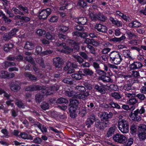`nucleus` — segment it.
<instances>
[{"instance_id": "obj_1", "label": "nucleus", "mask_w": 146, "mask_h": 146, "mask_svg": "<svg viewBox=\"0 0 146 146\" xmlns=\"http://www.w3.org/2000/svg\"><path fill=\"white\" fill-rule=\"evenodd\" d=\"M117 126L119 130L123 133H128L129 123L127 120L124 119H119L118 121Z\"/></svg>"}, {"instance_id": "obj_2", "label": "nucleus", "mask_w": 146, "mask_h": 146, "mask_svg": "<svg viewBox=\"0 0 146 146\" xmlns=\"http://www.w3.org/2000/svg\"><path fill=\"white\" fill-rule=\"evenodd\" d=\"M110 60L115 64H119L121 62L122 59L120 53L118 51L111 52L109 55Z\"/></svg>"}, {"instance_id": "obj_3", "label": "nucleus", "mask_w": 146, "mask_h": 146, "mask_svg": "<svg viewBox=\"0 0 146 146\" xmlns=\"http://www.w3.org/2000/svg\"><path fill=\"white\" fill-rule=\"evenodd\" d=\"M66 95L69 97H73L74 98L84 100L90 94L88 92H86L83 94H77L74 91H66Z\"/></svg>"}, {"instance_id": "obj_4", "label": "nucleus", "mask_w": 146, "mask_h": 146, "mask_svg": "<svg viewBox=\"0 0 146 146\" xmlns=\"http://www.w3.org/2000/svg\"><path fill=\"white\" fill-rule=\"evenodd\" d=\"M113 139L115 141L120 143H125L127 140L125 136L119 133L114 135L113 137Z\"/></svg>"}, {"instance_id": "obj_5", "label": "nucleus", "mask_w": 146, "mask_h": 146, "mask_svg": "<svg viewBox=\"0 0 146 146\" xmlns=\"http://www.w3.org/2000/svg\"><path fill=\"white\" fill-rule=\"evenodd\" d=\"M51 10L49 8L43 9L40 10L39 12V17L40 19H45L51 13Z\"/></svg>"}, {"instance_id": "obj_6", "label": "nucleus", "mask_w": 146, "mask_h": 146, "mask_svg": "<svg viewBox=\"0 0 146 146\" xmlns=\"http://www.w3.org/2000/svg\"><path fill=\"white\" fill-rule=\"evenodd\" d=\"M140 130V132L138 133V136L140 141H143L146 139V125H142Z\"/></svg>"}, {"instance_id": "obj_7", "label": "nucleus", "mask_w": 146, "mask_h": 146, "mask_svg": "<svg viewBox=\"0 0 146 146\" xmlns=\"http://www.w3.org/2000/svg\"><path fill=\"white\" fill-rule=\"evenodd\" d=\"M138 109H137L134 111V113L131 112L129 115V116L131 119L134 121H138L141 119L140 115H138L139 113Z\"/></svg>"}, {"instance_id": "obj_8", "label": "nucleus", "mask_w": 146, "mask_h": 146, "mask_svg": "<svg viewBox=\"0 0 146 146\" xmlns=\"http://www.w3.org/2000/svg\"><path fill=\"white\" fill-rule=\"evenodd\" d=\"M143 66L141 62H134L129 65V68L130 70H136L141 68Z\"/></svg>"}, {"instance_id": "obj_9", "label": "nucleus", "mask_w": 146, "mask_h": 146, "mask_svg": "<svg viewBox=\"0 0 146 146\" xmlns=\"http://www.w3.org/2000/svg\"><path fill=\"white\" fill-rule=\"evenodd\" d=\"M63 60L59 57L53 58V62L54 65L56 68H60L62 64Z\"/></svg>"}, {"instance_id": "obj_10", "label": "nucleus", "mask_w": 146, "mask_h": 146, "mask_svg": "<svg viewBox=\"0 0 146 146\" xmlns=\"http://www.w3.org/2000/svg\"><path fill=\"white\" fill-rule=\"evenodd\" d=\"M77 65L76 64H72L70 62H69L66 64V66L64 67V70H69L67 72V73L71 74L74 72V70L73 69L70 70V68L72 67L73 68H76L77 67Z\"/></svg>"}, {"instance_id": "obj_11", "label": "nucleus", "mask_w": 146, "mask_h": 146, "mask_svg": "<svg viewBox=\"0 0 146 146\" xmlns=\"http://www.w3.org/2000/svg\"><path fill=\"white\" fill-rule=\"evenodd\" d=\"M42 89V86L39 85H33L27 86L25 88V90L27 91H33Z\"/></svg>"}, {"instance_id": "obj_12", "label": "nucleus", "mask_w": 146, "mask_h": 146, "mask_svg": "<svg viewBox=\"0 0 146 146\" xmlns=\"http://www.w3.org/2000/svg\"><path fill=\"white\" fill-rule=\"evenodd\" d=\"M79 104L78 101L76 100H74L73 99H70V110H72L74 109V110H77L78 106Z\"/></svg>"}, {"instance_id": "obj_13", "label": "nucleus", "mask_w": 146, "mask_h": 146, "mask_svg": "<svg viewBox=\"0 0 146 146\" xmlns=\"http://www.w3.org/2000/svg\"><path fill=\"white\" fill-rule=\"evenodd\" d=\"M96 121L95 116L94 115H90L87 119L86 121V125L87 127L89 128L91 125L93 124L94 122Z\"/></svg>"}, {"instance_id": "obj_14", "label": "nucleus", "mask_w": 146, "mask_h": 146, "mask_svg": "<svg viewBox=\"0 0 146 146\" xmlns=\"http://www.w3.org/2000/svg\"><path fill=\"white\" fill-rule=\"evenodd\" d=\"M10 88L11 90L14 92H17L19 90L21 87L17 82H13L10 84Z\"/></svg>"}, {"instance_id": "obj_15", "label": "nucleus", "mask_w": 146, "mask_h": 146, "mask_svg": "<svg viewBox=\"0 0 146 146\" xmlns=\"http://www.w3.org/2000/svg\"><path fill=\"white\" fill-rule=\"evenodd\" d=\"M95 28L98 31L103 33H106L107 31V28L106 27L101 24L96 25Z\"/></svg>"}, {"instance_id": "obj_16", "label": "nucleus", "mask_w": 146, "mask_h": 146, "mask_svg": "<svg viewBox=\"0 0 146 146\" xmlns=\"http://www.w3.org/2000/svg\"><path fill=\"white\" fill-rule=\"evenodd\" d=\"M75 21L79 24L83 25H85L87 22V20L86 18L84 17H81L78 18L76 19Z\"/></svg>"}, {"instance_id": "obj_17", "label": "nucleus", "mask_w": 146, "mask_h": 146, "mask_svg": "<svg viewBox=\"0 0 146 146\" xmlns=\"http://www.w3.org/2000/svg\"><path fill=\"white\" fill-rule=\"evenodd\" d=\"M112 116V113L111 112H109L107 113L106 112L102 113L100 115L101 118L106 120L110 118Z\"/></svg>"}, {"instance_id": "obj_18", "label": "nucleus", "mask_w": 146, "mask_h": 146, "mask_svg": "<svg viewBox=\"0 0 146 146\" xmlns=\"http://www.w3.org/2000/svg\"><path fill=\"white\" fill-rule=\"evenodd\" d=\"M20 136L22 138L24 139H29L31 140L33 139V137L31 135H28L25 132L21 133Z\"/></svg>"}, {"instance_id": "obj_19", "label": "nucleus", "mask_w": 146, "mask_h": 146, "mask_svg": "<svg viewBox=\"0 0 146 146\" xmlns=\"http://www.w3.org/2000/svg\"><path fill=\"white\" fill-rule=\"evenodd\" d=\"M17 8L20 9L21 11L23 12V13H28L29 9L28 8L25 6H23L21 5H20L17 6Z\"/></svg>"}, {"instance_id": "obj_20", "label": "nucleus", "mask_w": 146, "mask_h": 146, "mask_svg": "<svg viewBox=\"0 0 146 146\" xmlns=\"http://www.w3.org/2000/svg\"><path fill=\"white\" fill-rule=\"evenodd\" d=\"M117 127L115 125H113L110 127L108 131L107 135L108 137H110L113 134L115 131Z\"/></svg>"}, {"instance_id": "obj_21", "label": "nucleus", "mask_w": 146, "mask_h": 146, "mask_svg": "<svg viewBox=\"0 0 146 146\" xmlns=\"http://www.w3.org/2000/svg\"><path fill=\"white\" fill-rule=\"evenodd\" d=\"M141 25V24L137 21H134L132 22L129 24V26L132 28L138 27Z\"/></svg>"}, {"instance_id": "obj_22", "label": "nucleus", "mask_w": 146, "mask_h": 146, "mask_svg": "<svg viewBox=\"0 0 146 146\" xmlns=\"http://www.w3.org/2000/svg\"><path fill=\"white\" fill-rule=\"evenodd\" d=\"M110 20L113 24L117 26L118 27L121 26L122 24L120 21L118 20H115L114 18L112 17H110Z\"/></svg>"}, {"instance_id": "obj_23", "label": "nucleus", "mask_w": 146, "mask_h": 146, "mask_svg": "<svg viewBox=\"0 0 146 146\" xmlns=\"http://www.w3.org/2000/svg\"><path fill=\"white\" fill-rule=\"evenodd\" d=\"M99 78L104 82H109L111 81V79L110 77L104 75L99 77Z\"/></svg>"}, {"instance_id": "obj_24", "label": "nucleus", "mask_w": 146, "mask_h": 146, "mask_svg": "<svg viewBox=\"0 0 146 146\" xmlns=\"http://www.w3.org/2000/svg\"><path fill=\"white\" fill-rule=\"evenodd\" d=\"M122 53L125 57L129 58L132 60L134 59V58L131 55L130 52L129 50H123V51Z\"/></svg>"}, {"instance_id": "obj_25", "label": "nucleus", "mask_w": 146, "mask_h": 146, "mask_svg": "<svg viewBox=\"0 0 146 146\" xmlns=\"http://www.w3.org/2000/svg\"><path fill=\"white\" fill-rule=\"evenodd\" d=\"M35 100L37 102L40 103L44 99L43 95L41 94H38L36 95L35 97Z\"/></svg>"}, {"instance_id": "obj_26", "label": "nucleus", "mask_w": 146, "mask_h": 146, "mask_svg": "<svg viewBox=\"0 0 146 146\" xmlns=\"http://www.w3.org/2000/svg\"><path fill=\"white\" fill-rule=\"evenodd\" d=\"M73 35H76L81 37L84 38L87 37L88 35L86 33H81L78 31H75L72 33Z\"/></svg>"}, {"instance_id": "obj_27", "label": "nucleus", "mask_w": 146, "mask_h": 146, "mask_svg": "<svg viewBox=\"0 0 146 146\" xmlns=\"http://www.w3.org/2000/svg\"><path fill=\"white\" fill-rule=\"evenodd\" d=\"M24 75L26 77L29 78L31 80H37L36 77L32 75L30 72H26L24 73Z\"/></svg>"}, {"instance_id": "obj_28", "label": "nucleus", "mask_w": 146, "mask_h": 146, "mask_svg": "<svg viewBox=\"0 0 146 146\" xmlns=\"http://www.w3.org/2000/svg\"><path fill=\"white\" fill-rule=\"evenodd\" d=\"M68 42L71 44V46L73 47L74 48L77 50L79 49L80 47L79 46V44L77 43H75L74 41L68 40Z\"/></svg>"}, {"instance_id": "obj_29", "label": "nucleus", "mask_w": 146, "mask_h": 146, "mask_svg": "<svg viewBox=\"0 0 146 146\" xmlns=\"http://www.w3.org/2000/svg\"><path fill=\"white\" fill-rule=\"evenodd\" d=\"M42 93L43 96L44 95H51L52 93L53 92H51L49 90V88L47 89H45V88H42Z\"/></svg>"}, {"instance_id": "obj_30", "label": "nucleus", "mask_w": 146, "mask_h": 146, "mask_svg": "<svg viewBox=\"0 0 146 146\" xmlns=\"http://www.w3.org/2000/svg\"><path fill=\"white\" fill-rule=\"evenodd\" d=\"M34 46L33 43L27 42L25 44L24 47L26 49L31 50L34 48Z\"/></svg>"}, {"instance_id": "obj_31", "label": "nucleus", "mask_w": 146, "mask_h": 146, "mask_svg": "<svg viewBox=\"0 0 146 146\" xmlns=\"http://www.w3.org/2000/svg\"><path fill=\"white\" fill-rule=\"evenodd\" d=\"M94 88L98 92L101 93L102 94H105V91L104 88L98 84H96L95 85Z\"/></svg>"}, {"instance_id": "obj_32", "label": "nucleus", "mask_w": 146, "mask_h": 146, "mask_svg": "<svg viewBox=\"0 0 146 146\" xmlns=\"http://www.w3.org/2000/svg\"><path fill=\"white\" fill-rule=\"evenodd\" d=\"M59 34L58 35V37L60 39H64V27L60 26L59 27Z\"/></svg>"}, {"instance_id": "obj_33", "label": "nucleus", "mask_w": 146, "mask_h": 146, "mask_svg": "<svg viewBox=\"0 0 146 146\" xmlns=\"http://www.w3.org/2000/svg\"><path fill=\"white\" fill-rule=\"evenodd\" d=\"M13 47V45L12 44H5L3 46V50L7 52L9 51V50Z\"/></svg>"}, {"instance_id": "obj_34", "label": "nucleus", "mask_w": 146, "mask_h": 146, "mask_svg": "<svg viewBox=\"0 0 146 146\" xmlns=\"http://www.w3.org/2000/svg\"><path fill=\"white\" fill-rule=\"evenodd\" d=\"M81 73L82 72L79 71L77 73L72 74V76L76 80H80L82 78Z\"/></svg>"}, {"instance_id": "obj_35", "label": "nucleus", "mask_w": 146, "mask_h": 146, "mask_svg": "<svg viewBox=\"0 0 146 146\" xmlns=\"http://www.w3.org/2000/svg\"><path fill=\"white\" fill-rule=\"evenodd\" d=\"M56 45L58 47L57 49L58 51L60 52H63L64 51L63 49H64L63 43V42H57L56 43Z\"/></svg>"}, {"instance_id": "obj_36", "label": "nucleus", "mask_w": 146, "mask_h": 146, "mask_svg": "<svg viewBox=\"0 0 146 146\" xmlns=\"http://www.w3.org/2000/svg\"><path fill=\"white\" fill-rule=\"evenodd\" d=\"M97 16L98 19L103 22L105 21L107 19L106 17L101 13L98 14L97 15Z\"/></svg>"}, {"instance_id": "obj_37", "label": "nucleus", "mask_w": 146, "mask_h": 146, "mask_svg": "<svg viewBox=\"0 0 146 146\" xmlns=\"http://www.w3.org/2000/svg\"><path fill=\"white\" fill-rule=\"evenodd\" d=\"M137 100L135 98L130 99L127 101L128 104L130 105H134L137 103Z\"/></svg>"}, {"instance_id": "obj_38", "label": "nucleus", "mask_w": 146, "mask_h": 146, "mask_svg": "<svg viewBox=\"0 0 146 146\" xmlns=\"http://www.w3.org/2000/svg\"><path fill=\"white\" fill-rule=\"evenodd\" d=\"M11 10L14 11L15 14H19L21 15H24L23 13L21 11L20 9L17 8V7H13L11 9Z\"/></svg>"}, {"instance_id": "obj_39", "label": "nucleus", "mask_w": 146, "mask_h": 146, "mask_svg": "<svg viewBox=\"0 0 146 146\" xmlns=\"http://www.w3.org/2000/svg\"><path fill=\"white\" fill-rule=\"evenodd\" d=\"M110 96L115 99H119L121 97L120 94L118 92H114L111 93Z\"/></svg>"}, {"instance_id": "obj_40", "label": "nucleus", "mask_w": 146, "mask_h": 146, "mask_svg": "<svg viewBox=\"0 0 146 146\" xmlns=\"http://www.w3.org/2000/svg\"><path fill=\"white\" fill-rule=\"evenodd\" d=\"M75 89L76 90H78L80 92H84V93L86 92V89L85 87L82 86H76Z\"/></svg>"}, {"instance_id": "obj_41", "label": "nucleus", "mask_w": 146, "mask_h": 146, "mask_svg": "<svg viewBox=\"0 0 146 146\" xmlns=\"http://www.w3.org/2000/svg\"><path fill=\"white\" fill-rule=\"evenodd\" d=\"M42 109L44 110L48 109L49 107V104L46 102H43L40 106Z\"/></svg>"}, {"instance_id": "obj_42", "label": "nucleus", "mask_w": 146, "mask_h": 146, "mask_svg": "<svg viewBox=\"0 0 146 146\" xmlns=\"http://www.w3.org/2000/svg\"><path fill=\"white\" fill-rule=\"evenodd\" d=\"M77 5L80 7H84L86 5V4L83 0H79L78 2Z\"/></svg>"}, {"instance_id": "obj_43", "label": "nucleus", "mask_w": 146, "mask_h": 146, "mask_svg": "<svg viewBox=\"0 0 146 146\" xmlns=\"http://www.w3.org/2000/svg\"><path fill=\"white\" fill-rule=\"evenodd\" d=\"M58 17L56 16H53L51 17L49 19V21L52 23H54L57 22L58 20Z\"/></svg>"}, {"instance_id": "obj_44", "label": "nucleus", "mask_w": 146, "mask_h": 146, "mask_svg": "<svg viewBox=\"0 0 146 146\" xmlns=\"http://www.w3.org/2000/svg\"><path fill=\"white\" fill-rule=\"evenodd\" d=\"M84 73L87 75H91L94 73L93 71L88 68L85 69L83 71Z\"/></svg>"}, {"instance_id": "obj_45", "label": "nucleus", "mask_w": 146, "mask_h": 146, "mask_svg": "<svg viewBox=\"0 0 146 146\" xmlns=\"http://www.w3.org/2000/svg\"><path fill=\"white\" fill-rule=\"evenodd\" d=\"M73 56L80 64L82 63L83 62V59L80 56L77 55H73Z\"/></svg>"}, {"instance_id": "obj_46", "label": "nucleus", "mask_w": 146, "mask_h": 146, "mask_svg": "<svg viewBox=\"0 0 146 146\" xmlns=\"http://www.w3.org/2000/svg\"><path fill=\"white\" fill-rule=\"evenodd\" d=\"M8 72L6 71H2L0 72V77L2 78H7Z\"/></svg>"}, {"instance_id": "obj_47", "label": "nucleus", "mask_w": 146, "mask_h": 146, "mask_svg": "<svg viewBox=\"0 0 146 146\" xmlns=\"http://www.w3.org/2000/svg\"><path fill=\"white\" fill-rule=\"evenodd\" d=\"M87 47L89 49L90 52L94 55H96V53L95 51V50L94 48L93 47L89 44L87 45Z\"/></svg>"}, {"instance_id": "obj_48", "label": "nucleus", "mask_w": 146, "mask_h": 146, "mask_svg": "<svg viewBox=\"0 0 146 146\" xmlns=\"http://www.w3.org/2000/svg\"><path fill=\"white\" fill-rule=\"evenodd\" d=\"M18 29H14L11 31L9 34L12 38L13 36L15 35L16 34V33L18 32Z\"/></svg>"}, {"instance_id": "obj_49", "label": "nucleus", "mask_w": 146, "mask_h": 146, "mask_svg": "<svg viewBox=\"0 0 146 146\" xmlns=\"http://www.w3.org/2000/svg\"><path fill=\"white\" fill-rule=\"evenodd\" d=\"M36 33L39 36H42V35H45L46 34V32L43 30L39 29L37 31Z\"/></svg>"}, {"instance_id": "obj_50", "label": "nucleus", "mask_w": 146, "mask_h": 146, "mask_svg": "<svg viewBox=\"0 0 146 146\" xmlns=\"http://www.w3.org/2000/svg\"><path fill=\"white\" fill-rule=\"evenodd\" d=\"M5 65L6 67L10 66L15 65V63L13 62L10 61H6L4 62Z\"/></svg>"}, {"instance_id": "obj_51", "label": "nucleus", "mask_w": 146, "mask_h": 146, "mask_svg": "<svg viewBox=\"0 0 146 146\" xmlns=\"http://www.w3.org/2000/svg\"><path fill=\"white\" fill-rule=\"evenodd\" d=\"M131 75L132 77L134 78H137L140 76L139 73L138 71H133L132 72Z\"/></svg>"}, {"instance_id": "obj_52", "label": "nucleus", "mask_w": 146, "mask_h": 146, "mask_svg": "<svg viewBox=\"0 0 146 146\" xmlns=\"http://www.w3.org/2000/svg\"><path fill=\"white\" fill-rule=\"evenodd\" d=\"M64 7L62 6L60 7L58 10V13L61 16L63 17Z\"/></svg>"}, {"instance_id": "obj_53", "label": "nucleus", "mask_w": 146, "mask_h": 146, "mask_svg": "<svg viewBox=\"0 0 146 146\" xmlns=\"http://www.w3.org/2000/svg\"><path fill=\"white\" fill-rule=\"evenodd\" d=\"M110 105L113 108H115L118 109H120L121 108L120 106L114 102H110Z\"/></svg>"}, {"instance_id": "obj_54", "label": "nucleus", "mask_w": 146, "mask_h": 146, "mask_svg": "<svg viewBox=\"0 0 146 146\" xmlns=\"http://www.w3.org/2000/svg\"><path fill=\"white\" fill-rule=\"evenodd\" d=\"M36 62L37 63L39 64L40 66L43 68H45V66L44 63V61L41 58H39L38 59H37L36 60Z\"/></svg>"}, {"instance_id": "obj_55", "label": "nucleus", "mask_w": 146, "mask_h": 146, "mask_svg": "<svg viewBox=\"0 0 146 146\" xmlns=\"http://www.w3.org/2000/svg\"><path fill=\"white\" fill-rule=\"evenodd\" d=\"M43 134H45L47 131V129L44 125H41L40 128L39 129Z\"/></svg>"}, {"instance_id": "obj_56", "label": "nucleus", "mask_w": 146, "mask_h": 146, "mask_svg": "<svg viewBox=\"0 0 146 146\" xmlns=\"http://www.w3.org/2000/svg\"><path fill=\"white\" fill-rule=\"evenodd\" d=\"M130 130L132 134L135 133L137 131L136 126L134 124L132 125L130 127Z\"/></svg>"}, {"instance_id": "obj_57", "label": "nucleus", "mask_w": 146, "mask_h": 146, "mask_svg": "<svg viewBox=\"0 0 146 146\" xmlns=\"http://www.w3.org/2000/svg\"><path fill=\"white\" fill-rule=\"evenodd\" d=\"M74 109H73L72 110H70V109L69 108V111L70 113V116L72 118H74L76 117L75 112L76 110H74Z\"/></svg>"}, {"instance_id": "obj_58", "label": "nucleus", "mask_w": 146, "mask_h": 146, "mask_svg": "<svg viewBox=\"0 0 146 146\" xmlns=\"http://www.w3.org/2000/svg\"><path fill=\"white\" fill-rule=\"evenodd\" d=\"M25 60L26 61L30 62L33 64L35 63L34 61L33 58L30 56L27 57L25 58Z\"/></svg>"}, {"instance_id": "obj_59", "label": "nucleus", "mask_w": 146, "mask_h": 146, "mask_svg": "<svg viewBox=\"0 0 146 146\" xmlns=\"http://www.w3.org/2000/svg\"><path fill=\"white\" fill-rule=\"evenodd\" d=\"M15 104L19 107L22 108L24 107V104L20 100L17 101L16 102Z\"/></svg>"}, {"instance_id": "obj_60", "label": "nucleus", "mask_w": 146, "mask_h": 146, "mask_svg": "<svg viewBox=\"0 0 146 146\" xmlns=\"http://www.w3.org/2000/svg\"><path fill=\"white\" fill-rule=\"evenodd\" d=\"M96 73L100 76H102L104 75H105L106 74V72H105L104 71L102 70H96Z\"/></svg>"}, {"instance_id": "obj_61", "label": "nucleus", "mask_w": 146, "mask_h": 146, "mask_svg": "<svg viewBox=\"0 0 146 146\" xmlns=\"http://www.w3.org/2000/svg\"><path fill=\"white\" fill-rule=\"evenodd\" d=\"M3 37V40L5 41H8L12 38L9 33L8 34L4 35Z\"/></svg>"}, {"instance_id": "obj_62", "label": "nucleus", "mask_w": 146, "mask_h": 146, "mask_svg": "<svg viewBox=\"0 0 146 146\" xmlns=\"http://www.w3.org/2000/svg\"><path fill=\"white\" fill-rule=\"evenodd\" d=\"M128 42L129 44L133 45H137L139 44L138 41L136 40H131L129 41Z\"/></svg>"}, {"instance_id": "obj_63", "label": "nucleus", "mask_w": 146, "mask_h": 146, "mask_svg": "<svg viewBox=\"0 0 146 146\" xmlns=\"http://www.w3.org/2000/svg\"><path fill=\"white\" fill-rule=\"evenodd\" d=\"M72 48H70L68 47H66L65 48H64V53H69L72 52Z\"/></svg>"}, {"instance_id": "obj_64", "label": "nucleus", "mask_w": 146, "mask_h": 146, "mask_svg": "<svg viewBox=\"0 0 146 146\" xmlns=\"http://www.w3.org/2000/svg\"><path fill=\"white\" fill-rule=\"evenodd\" d=\"M42 48L40 46H38L36 47L35 53L36 54H38L40 53L42 50Z\"/></svg>"}]
</instances>
